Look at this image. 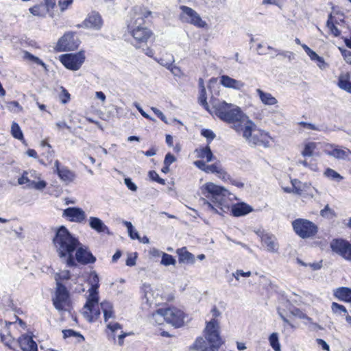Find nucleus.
Returning <instances> with one entry per match:
<instances>
[{
	"label": "nucleus",
	"mask_w": 351,
	"mask_h": 351,
	"mask_svg": "<svg viewBox=\"0 0 351 351\" xmlns=\"http://www.w3.org/2000/svg\"><path fill=\"white\" fill-rule=\"evenodd\" d=\"M202 191L205 197L200 199V202L206 210L222 215L230 210L231 200L226 189L209 182L202 187Z\"/></svg>",
	"instance_id": "1"
},
{
	"label": "nucleus",
	"mask_w": 351,
	"mask_h": 351,
	"mask_svg": "<svg viewBox=\"0 0 351 351\" xmlns=\"http://www.w3.org/2000/svg\"><path fill=\"white\" fill-rule=\"evenodd\" d=\"M53 245L59 258L68 267L76 265L73 252L80 245V242L64 226H60L56 230L53 238Z\"/></svg>",
	"instance_id": "2"
},
{
	"label": "nucleus",
	"mask_w": 351,
	"mask_h": 351,
	"mask_svg": "<svg viewBox=\"0 0 351 351\" xmlns=\"http://www.w3.org/2000/svg\"><path fill=\"white\" fill-rule=\"evenodd\" d=\"M213 113L221 120L232 124V128L237 132H240L241 128L249 120L248 117L245 114L241 108L232 104L226 101H213Z\"/></svg>",
	"instance_id": "3"
},
{
	"label": "nucleus",
	"mask_w": 351,
	"mask_h": 351,
	"mask_svg": "<svg viewBox=\"0 0 351 351\" xmlns=\"http://www.w3.org/2000/svg\"><path fill=\"white\" fill-rule=\"evenodd\" d=\"M204 333L206 340L202 337L197 338L190 349L196 351H218L223 343L219 334V322L212 319L206 322Z\"/></svg>",
	"instance_id": "4"
},
{
	"label": "nucleus",
	"mask_w": 351,
	"mask_h": 351,
	"mask_svg": "<svg viewBox=\"0 0 351 351\" xmlns=\"http://www.w3.org/2000/svg\"><path fill=\"white\" fill-rule=\"evenodd\" d=\"M239 133L241 134L242 136L251 146L269 147L271 137L269 134L258 129L250 119L241 128Z\"/></svg>",
	"instance_id": "5"
},
{
	"label": "nucleus",
	"mask_w": 351,
	"mask_h": 351,
	"mask_svg": "<svg viewBox=\"0 0 351 351\" xmlns=\"http://www.w3.org/2000/svg\"><path fill=\"white\" fill-rule=\"evenodd\" d=\"M144 19L140 15H135L128 25V29L130 35L134 38V45L138 48V45L147 43L152 35V32L145 27L142 26Z\"/></svg>",
	"instance_id": "6"
},
{
	"label": "nucleus",
	"mask_w": 351,
	"mask_h": 351,
	"mask_svg": "<svg viewBox=\"0 0 351 351\" xmlns=\"http://www.w3.org/2000/svg\"><path fill=\"white\" fill-rule=\"evenodd\" d=\"M295 233L302 239L313 237L318 232L317 226L306 219L298 218L291 223Z\"/></svg>",
	"instance_id": "7"
},
{
	"label": "nucleus",
	"mask_w": 351,
	"mask_h": 351,
	"mask_svg": "<svg viewBox=\"0 0 351 351\" xmlns=\"http://www.w3.org/2000/svg\"><path fill=\"white\" fill-rule=\"evenodd\" d=\"M80 43L75 33L68 32L58 40L55 49L57 51H73L77 49Z\"/></svg>",
	"instance_id": "8"
},
{
	"label": "nucleus",
	"mask_w": 351,
	"mask_h": 351,
	"mask_svg": "<svg viewBox=\"0 0 351 351\" xmlns=\"http://www.w3.org/2000/svg\"><path fill=\"white\" fill-rule=\"evenodd\" d=\"M53 304L59 311H69L71 302L69 292L64 286L56 287V296L53 298Z\"/></svg>",
	"instance_id": "9"
},
{
	"label": "nucleus",
	"mask_w": 351,
	"mask_h": 351,
	"mask_svg": "<svg viewBox=\"0 0 351 351\" xmlns=\"http://www.w3.org/2000/svg\"><path fill=\"white\" fill-rule=\"evenodd\" d=\"M85 60L83 52L76 53H66L60 56L62 64L68 69L72 71L78 70Z\"/></svg>",
	"instance_id": "10"
},
{
	"label": "nucleus",
	"mask_w": 351,
	"mask_h": 351,
	"mask_svg": "<svg viewBox=\"0 0 351 351\" xmlns=\"http://www.w3.org/2000/svg\"><path fill=\"white\" fill-rule=\"evenodd\" d=\"M182 13L180 15V19L182 22L193 24L198 27H204L206 23L201 19L200 16L192 8L181 5L180 7Z\"/></svg>",
	"instance_id": "11"
},
{
	"label": "nucleus",
	"mask_w": 351,
	"mask_h": 351,
	"mask_svg": "<svg viewBox=\"0 0 351 351\" xmlns=\"http://www.w3.org/2000/svg\"><path fill=\"white\" fill-rule=\"evenodd\" d=\"M98 303L99 297H96L95 301L91 300L90 297H87L86 302L84 306L82 313L89 322H95L100 315Z\"/></svg>",
	"instance_id": "12"
},
{
	"label": "nucleus",
	"mask_w": 351,
	"mask_h": 351,
	"mask_svg": "<svg viewBox=\"0 0 351 351\" xmlns=\"http://www.w3.org/2000/svg\"><path fill=\"white\" fill-rule=\"evenodd\" d=\"M165 320L176 328H180L184 324V313L181 310L172 307L165 308Z\"/></svg>",
	"instance_id": "13"
},
{
	"label": "nucleus",
	"mask_w": 351,
	"mask_h": 351,
	"mask_svg": "<svg viewBox=\"0 0 351 351\" xmlns=\"http://www.w3.org/2000/svg\"><path fill=\"white\" fill-rule=\"evenodd\" d=\"M332 250L342 256L344 259L351 261V243L346 240L334 239L330 243Z\"/></svg>",
	"instance_id": "14"
},
{
	"label": "nucleus",
	"mask_w": 351,
	"mask_h": 351,
	"mask_svg": "<svg viewBox=\"0 0 351 351\" xmlns=\"http://www.w3.org/2000/svg\"><path fill=\"white\" fill-rule=\"evenodd\" d=\"M40 174L36 171H30L29 173L23 172V184H27V186L31 189H35L38 191L43 190L47 183L44 180H40Z\"/></svg>",
	"instance_id": "15"
},
{
	"label": "nucleus",
	"mask_w": 351,
	"mask_h": 351,
	"mask_svg": "<svg viewBox=\"0 0 351 351\" xmlns=\"http://www.w3.org/2000/svg\"><path fill=\"white\" fill-rule=\"evenodd\" d=\"M324 152L328 156L337 160H350V156H351V150L346 147H341L337 145H328L326 146Z\"/></svg>",
	"instance_id": "16"
},
{
	"label": "nucleus",
	"mask_w": 351,
	"mask_h": 351,
	"mask_svg": "<svg viewBox=\"0 0 351 351\" xmlns=\"http://www.w3.org/2000/svg\"><path fill=\"white\" fill-rule=\"evenodd\" d=\"M62 216L69 221L77 223H84L86 220V214L78 207H69L64 210Z\"/></svg>",
	"instance_id": "17"
},
{
	"label": "nucleus",
	"mask_w": 351,
	"mask_h": 351,
	"mask_svg": "<svg viewBox=\"0 0 351 351\" xmlns=\"http://www.w3.org/2000/svg\"><path fill=\"white\" fill-rule=\"evenodd\" d=\"M103 25V20L99 12L93 11L89 13L81 25H78L79 27H85L88 29H93L99 30Z\"/></svg>",
	"instance_id": "18"
},
{
	"label": "nucleus",
	"mask_w": 351,
	"mask_h": 351,
	"mask_svg": "<svg viewBox=\"0 0 351 351\" xmlns=\"http://www.w3.org/2000/svg\"><path fill=\"white\" fill-rule=\"evenodd\" d=\"M75 251V259L78 263L86 265L95 262V257L88 250V247L83 245L81 243L76 248Z\"/></svg>",
	"instance_id": "19"
},
{
	"label": "nucleus",
	"mask_w": 351,
	"mask_h": 351,
	"mask_svg": "<svg viewBox=\"0 0 351 351\" xmlns=\"http://www.w3.org/2000/svg\"><path fill=\"white\" fill-rule=\"evenodd\" d=\"M261 237V243L267 250L271 253H277L279 249V245L274 235L269 233L258 234Z\"/></svg>",
	"instance_id": "20"
},
{
	"label": "nucleus",
	"mask_w": 351,
	"mask_h": 351,
	"mask_svg": "<svg viewBox=\"0 0 351 351\" xmlns=\"http://www.w3.org/2000/svg\"><path fill=\"white\" fill-rule=\"evenodd\" d=\"M55 171L57 172L61 180L66 183L73 182L75 178V174L66 167H60L58 160L54 163Z\"/></svg>",
	"instance_id": "21"
},
{
	"label": "nucleus",
	"mask_w": 351,
	"mask_h": 351,
	"mask_svg": "<svg viewBox=\"0 0 351 351\" xmlns=\"http://www.w3.org/2000/svg\"><path fill=\"white\" fill-rule=\"evenodd\" d=\"M88 222L90 228L95 230L98 233H106L108 234H110L109 228L101 219L96 217H90L88 219Z\"/></svg>",
	"instance_id": "22"
},
{
	"label": "nucleus",
	"mask_w": 351,
	"mask_h": 351,
	"mask_svg": "<svg viewBox=\"0 0 351 351\" xmlns=\"http://www.w3.org/2000/svg\"><path fill=\"white\" fill-rule=\"evenodd\" d=\"M180 263L193 265L195 262V256L189 252L185 247L178 248L176 250Z\"/></svg>",
	"instance_id": "23"
},
{
	"label": "nucleus",
	"mask_w": 351,
	"mask_h": 351,
	"mask_svg": "<svg viewBox=\"0 0 351 351\" xmlns=\"http://www.w3.org/2000/svg\"><path fill=\"white\" fill-rule=\"evenodd\" d=\"M0 337L1 341L9 348L14 349L16 346L22 348V335L18 337H14L11 334H9L8 336L1 334Z\"/></svg>",
	"instance_id": "24"
},
{
	"label": "nucleus",
	"mask_w": 351,
	"mask_h": 351,
	"mask_svg": "<svg viewBox=\"0 0 351 351\" xmlns=\"http://www.w3.org/2000/svg\"><path fill=\"white\" fill-rule=\"evenodd\" d=\"M99 276L98 275L94 272L91 274L90 277V287L88 289V297H90V299L93 300H96V297H99L98 295V289L99 287Z\"/></svg>",
	"instance_id": "25"
},
{
	"label": "nucleus",
	"mask_w": 351,
	"mask_h": 351,
	"mask_svg": "<svg viewBox=\"0 0 351 351\" xmlns=\"http://www.w3.org/2000/svg\"><path fill=\"white\" fill-rule=\"evenodd\" d=\"M220 83L224 87L240 90L244 86V83L241 81L233 79L228 75H222L220 77Z\"/></svg>",
	"instance_id": "26"
},
{
	"label": "nucleus",
	"mask_w": 351,
	"mask_h": 351,
	"mask_svg": "<svg viewBox=\"0 0 351 351\" xmlns=\"http://www.w3.org/2000/svg\"><path fill=\"white\" fill-rule=\"evenodd\" d=\"M252 208L245 203H239L231 206V213L235 217L245 215L252 211Z\"/></svg>",
	"instance_id": "27"
},
{
	"label": "nucleus",
	"mask_w": 351,
	"mask_h": 351,
	"mask_svg": "<svg viewBox=\"0 0 351 351\" xmlns=\"http://www.w3.org/2000/svg\"><path fill=\"white\" fill-rule=\"evenodd\" d=\"M101 308L104 313V322L106 323L109 322L110 318L115 317V312L114 311L113 304L108 301H103L100 303Z\"/></svg>",
	"instance_id": "28"
},
{
	"label": "nucleus",
	"mask_w": 351,
	"mask_h": 351,
	"mask_svg": "<svg viewBox=\"0 0 351 351\" xmlns=\"http://www.w3.org/2000/svg\"><path fill=\"white\" fill-rule=\"evenodd\" d=\"M34 337L32 332L23 335V351H38V345L33 339Z\"/></svg>",
	"instance_id": "29"
},
{
	"label": "nucleus",
	"mask_w": 351,
	"mask_h": 351,
	"mask_svg": "<svg viewBox=\"0 0 351 351\" xmlns=\"http://www.w3.org/2000/svg\"><path fill=\"white\" fill-rule=\"evenodd\" d=\"M334 295L340 300L351 302V289L348 287H339L334 291Z\"/></svg>",
	"instance_id": "30"
},
{
	"label": "nucleus",
	"mask_w": 351,
	"mask_h": 351,
	"mask_svg": "<svg viewBox=\"0 0 351 351\" xmlns=\"http://www.w3.org/2000/svg\"><path fill=\"white\" fill-rule=\"evenodd\" d=\"M256 93L261 101L265 105L271 106L278 103V100L271 93L264 92L259 88L256 89Z\"/></svg>",
	"instance_id": "31"
},
{
	"label": "nucleus",
	"mask_w": 351,
	"mask_h": 351,
	"mask_svg": "<svg viewBox=\"0 0 351 351\" xmlns=\"http://www.w3.org/2000/svg\"><path fill=\"white\" fill-rule=\"evenodd\" d=\"M337 86L339 88L351 93V82L348 73H342L339 76Z\"/></svg>",
	"instance_id": "32"
},
{
	"label": "nucleus",
	"mask_w": 351,
	"mask_h": 351,
	"mask_svg": "<svg viewBox=\"0 0 351 351\" xmlns=\"http://www.w3.org/2000/svg\"><path fill=\"white\" fill-rule=\"evenodd\" d=\"M206 173H216L220 178H225L226 175V171L223 169L219 162H215L212 165H207Z\"/></svg>",
	"instance_id": "33"
},
{
	"label": "nucleus",
	"mask_w": 351,
	"mask_h": 351,
	"mask_svg": "<svg viewBox=\"0 0 351 351\" xmlns=\"http://www.w3.org/2000/svg\"><path fill=\"white\" fill-rule=\"evenodd\" d=\"M107 328L110 330V332L108 334V337L109 340H112L114 343H116V332L117 330H121L122 328V326L118 322H107Z\"/></svg>",
	"instance_id": "34"
},
{
	"label": "nucleus",
	"mask_w": 351,
	"mask_h": 351,
	"mask_svg": "<svg viewBox=\"0 0 351 351\" xmlns=\"http://www.w3.org/2000/svg\"><path fill=\"white\" fill-rule=\"evenodd\" d=\"M23 59L31 65H40L46 68L45 64L39 58L31 54L27 51H23Z\"/></svg>",
	"instance_id": "35"
},
{
	"label": "nucleus",
	"mask_w": 351,
	"mask_h": 351,
	"mask_svg": "<svg viewBox=\"0 0 351 351\" xmlns=\"http://www.w3.org/2000/svg\"><path fill=\"white\" fill-rule=\"evenodd\" d=\"M199 158L206 159V162H210L213 159V154L209 146L196 149Z\"/></svg>",
	"instance_id": "36"
},
{
	"label": "nucleus",
	"mask_w": 351,
	"mask_h": 351,
	"mask_svg": "<svg viewBox=\"0 0 351 351\" xmlns=\"http://www.w3.org/2000/svg\"><path fill=\"white\" fill-rule=\"evenodd\" d=\"M164 311L165 308H160L156 311V312L152 313L150 317V322L153 324H161L165 320Z\"/></svg>",
	"instance_id": "37"
},
{
	"label": "nucleus",
	"mask_w": 351,
	"mask_h": 351,
	"mask_svg": "<svg viewBox=\"0 0 351 351\" xmlns=\"http://www.w3.org/2000/svg\"><path fill=\"white\" fill-rule=\"evenodd\" d=\"M198 101L199 104H201L204 108L210 113L213 114V110H210L209 108V106L207 103V98H206V91L204 86H202V88L200 90L199 97L198 98Z\"/></svg>",
	"instance_id": "38"
},
{
	"label": "nucleus",
	"mask_w": 351,
	"mask_h": 351,
	"mask_svg": "<svg viewBox=\"0 0 351 351\" xmlns=\"http://www.w3.org/2000/svg\"><path fill=\"white\" fill-rule=\"evenodd\" d=\"M269 342L274 351H280L281 346L279 343L278 335L277 332H273L269 337Z\"/></svg>",
	"instance_id": "39"
},
{
	"label": "nucleus",
	"mask_w": 351,
	"mask_h": 351,
	"mask_svg": "<svg viewBox=\"0 0 351 351\" xmlns=\"http://www.w3.org/2000/svg\"><path fill=\"white\" fill-rule=\"evenodd\" d=\"M70 278V272L68 270H63L59 273H57L55 276L57 287L59 286H64L62 285L61 281L68 280Z\"/></svg>",
	"instance_id": "40"
},
{
	"label": "nucleus",
	"mask_w": 351,
	"mask_h": 351,
	"mask_svg": "<svg viewBox=\"0 0 351 351\" xmlns=\"http://www.w3.org/2000/svg\"><path fill=\"white\" fill-rule=\"evenodd\" d=\"M324 175L329 179L335 180L338 182L341 181L343 178L338 172L330 168H327L324 171Z\"/></svg>",
	"instance_id": "41"
},
{
	"label": "nucleus",
	"mask_w": 351,
	"mask_h": 351,
	"mask_svg": "<svg viewBox=\"0 0 351 351\" xmlns=\"http://www.w3.org/2000/svg\"><path fill=\"white\" fill-rule=\"evenodd\" d=\"M176 261L172 255L165 252L162 253V259L160 264L165 266L175 265Z\"/></svg>",
	"instance_id": "42"
},
{
	"label": "nucleus",
	"mask_w": 351,
	"mask_h": 351,
	"mask_svg": "<svg viewBox=\"0 0 351 351\" xmlns=\"http://www.w3.org/2000/svg\"><path fill=\"white\" fill-rule=\"evenodd\" d=\"M291 184L293 189V193L300 195L304 189L306 184H302L300 180L297 179L291 180Z\"/></svg>",
	"instance_id": "43"
},
{
	"label": "nucleus",
	"mask_w": 351,
	"mask_h": 351,
	"mask_svg": "<svg viewBox=\"0 0 351 351\" xmlns=\"http://www.w3.org/2000/svg\"><path fill=\"white\" fill-rule=\"evenodd\" d=\"M10 132L14 138L19 140H22V131L17 123L13 122L12 123Z\"/></svg>",
	"instance_id": "44"
},
{
	"label": "nucleus",
	"mask_w": 351,
	"mask_h": 351,
	"mask_svg": "<svg viewBox=\"0 0 351 351\" xmlns=\"http://www.w3.org/2000/svg\"><path fill=\"white\" fill-rule=\"evenodd\" d=\"M158 62L167 69H169L174 62V58L171 54H167L165 58H160Z\"/></svg>",
	"instance_id": "45"
},
{
	"label": "nucleus",
	"mask_w": 351,
	"mask_h": 351,
	"mask_svg": "<svg viewBox=\"0 0 351 351\" xmlns=\"http://www.w3.org/2000/svg\"><path fill=\"white\" fill-rule=\"evenodd\" d=\"M331 308L332 312L337 315H346L348 313L344 306L337 302L332 303Z\"/></svg>",
	"instance_id": "46"
},
{
	"label": "nucleus",
	"mask_w": 351,
	"mask_h": 351,
	"mask_svg": "<svg viewBox=\"0 0 351 351\" xmlns=\"http://www.w3.org/2000/svg\"><path fill=\"white\" fill-rule=\"evenodd\" d=\"M316 148V143L310 142L305 145L304 150L302 152V155L304 157L312 156L313 151Z\"/></svg>",
	"instance_id": "47"
},
{
	"label": "nucleus",
	"mask_w": 351,
	"mask_h": 351,
	"mask_svg": "<svg viewBox=\"0 0 351 351\" xmlns=\"http://www.w3.org/2000/svg\"><path fill=\"white\" fill-rule=\"evenodd\" d=\"M332 16L331 14L328 16V19L326 23V25L330 29V32L336 37L339 36L341 34L340 30L335 25L332 21Z\"/></svg>",
	"instance_id": "48"
},
{
	"label": "nucleus",
	"mask_w": 351,
	"mask_h": 351,
	"mask_svg": "<svg viewBox=\"0 0 351 351\" xmlns=\"http://www.w3.org/2000/svg\"><path fill=\"white\" fill-rule=\"evenodd\" d=\"M47 10L45 5H38L29 9V12L34 16H43Z\"/></svg>",
	"instance_id": "49"
},
{
	"label": "nucleus",
	"mask_w": 351,
	"mask_h": 351,
	"mask_svg": "<svg viewBox=\"0 0 351 351\" xmlns=\"http://www.w3.org/2000/svg\"><path fill=\"white\" fill-rule=\"evenodd\" d=\"M320 215L323 217L327 219H332L333 217H336L335 211L331 209L328 205H326L324 208L320 211Z\"/></svg>",
	"instance_id": "50"
},
{
	"label": "nucleus",
	"mask_w": 351,
	"mask_h": 351,
	"mask_svg": "<svg viewBox=\"0 0 351 351\" xmlns=\"http://www.w3.org/2000/svg\"><path fill=\"white\" fill-rule=\"evenodd\" d=\"M5 106L9 111L12 112H17L21 110V106L19 102L16 101L6 102Z\"/></svg>",
	"instance_id": "51"
},
{
	"label": "nucleus",
	"mask_w": 351,
	"mask_h": 351,
	"mask_svg": "<svg viewBox=\"0 0 351 351\" xmlns=\"http://www.w3.org/2000/svg\"><path fill=\"white\" fill-rule=\"evenodd\" d=\"M123 223L127 228L128 233H129V235H130V238L132 239H139V235H138V233L137 232H135V235L132 236V234L133 226H132L131 222L128 221H123Z\"/></svg>",
	"instance_id": "52"
},
{
	"label": "nucleus",
	"mask_w": 351,
	"mask_h": 351,
	"mask_svg": "<svg viewBox=\"0 0 351 351\" xmlns=\"http://www.w3.org/2000/svg\"><path fill=\"white\" fill-rule=\"evenodd\" d=\"M252 275L251 271H243L241 269H237L235 272L232 273V276L236 278L237 280H239V276L250 277Z\"/></svg>",
	"instance_id": "53"
},
{
	"label": "nucleus",
	"mask_w": 351,
	"mask_h": 351,
	"mask_svg": "<svg viewBox=\"0 0 351 351\" xmlns=\"http://www.w3.org/2000/svg\"><path fill=\"white\" fill-rule=\"evenodd\" d=\"M62 332H63V335H64V338L70 337H79L82 338V339H84V337L82 335H80V333H78L71 329L64 330L62 331Z\"/></svg>",
	"instance_id": "54"
},
{
	"label": "nucleus",
	"mask_w": 351,
	"mask_h": 351,
	"mask_svg": "<svg viewBox=\"0 0 351 351\" xmlns=\"http://www.w3.org/2000/svg\"><path fill=\"white\" fill-rule=\"evenodd\" d=\"M60 97L62 104H66L70 99V94L64 88L62 87V94Z\"/></svg>",
	"instance_id": "55"
},
{
	"label": "nucleus",
	"mask_w": 351,
	"mask_h": 351,
	"mask_svg": "<svg viewBox=\"0 0 351 351\" xmlns=\"http://www.w3.org/2000/svg\"><path fill=\"white\" fill-rule=\"evenodd\" d=\"M124 182L130 190L132 191H136L137 190L136 185L132 181V180L130 178H125Z\"/></svg>",
	"instance_id": "56"
},
{
	"label": "nucleus",
	"mask_w": 351,
	"mask_h": 351,
	"mask_svg": "<svg viewBox=\"0 0 351 351\" xmlns=\"http://www.w3.org/2000/svg\"><path fill=\"white\" fill-rule=\"evenodd\" d=\"M151 110L154 112V114L160 118L162 121H164L165 123H167V120L165 114L158 108L155 107H152Z\"/></svg>",
	"instance_id": "57"
},
{
	"label": "nucleus",
	"mask_w": 351,
	"mask_h": 351,
	"mask_svg": "<svg viewBox=\"0 0 351 351\" xmlns=\"http://www.w3.org/2000/svg\"><path fill=\"white\" fill-rule=\"evenodd\" d=\"M299 124L300 125H302L304 128H306L308 130H315V131L320 130V129L318 127H317L315 125L310 123L302 121V122H300Z\"/></svg>",
	"instance_id": "58"
},
{
	"label": "nucleus",
	"mask_w": 351,
	"mask_h": 351,
	"mask_svg": "<svg viewBox=\"0 0 351 351\" xmlns=\"http://www.w3.org/2000/svg\"><path fill=\"white\" fill-rule=\"evenodd\" d=\"M176 158L175 156L171 154V153H168L166 154L165 160H164V165H167L170 166L173 162H175Z\"/></svg>",
	"instance_id": "59"
},
{
	"label": "nucleus",
	"mask_w": 351,
	"mask_h": 351,
	"mask_svg": "<svg viewBox=\"0 0 351 351\" xmlns=\"http://www.w3.org/2000/svg\"><path fill=\"white\" fill-rule=\"evenodd\" d=\"M194 165L202 171L206 172L207 164L203 160H196L193 162Z\"/></svg>",
	"instance_id": "60"
},
{
	"label": "nucleus",
	"mask_w": 351,
	"mask_h": 351,
	"mask_svg": "<svg viewBox=\"0 0 351 351\" xmlns=\"http://www.w3.org/2000/svg\"><path fill=\"white\" fill-rule=\"evenodd\" d=\"M316 342L319 346H321L324 350L329 351L330 347L328 344L322 339H317Z\"/></svg>",
	"instance_id": "61"
},
{
	"label": "nucleus",
	"mask_w": 351,
	"mask_h": 351,
	"mask_svg": "<svg viewBox=\"0 0 351 351\" xmlns=\"http://www.w3.org/2000/svg\"><path fill=\"white\" fill-rule=\"evenodd\" d=\"M202 134L210 141L215 137V134L210 130H204L202 132Z\"/></svg>",
	"instance_id": "62"
},
{
	"label": "nucleus",
	"mask_w": 351,
	"mask_h": 351,
	"mask_svg": "<svg viewBox=\"0 0 351 351\" xmlns=\"http://www.w3.org/2000/svg\"><path fill=\"white\" fill-rule=\"evenodd\" d=\"M73 0H59V5L62 11L66 10L69 5L72 3Z\"/></svg>",
	"instance_id": "63"
},
{
	"label": "nucleus",
	"mask_w": 351,
	"mask_h": 351,
	"mask_svg": "<svg viewBox=\"0 0 351 351\" xmlns=\"http://www.w3.org/2000/svg\"><path fill=\"white\" fill-rule=\"evenodd\" d=\"M341 53L346 62L351 64V51L348 50H343Z\"/></svg>",
	"instance_id": "64"
}]
</instances>
